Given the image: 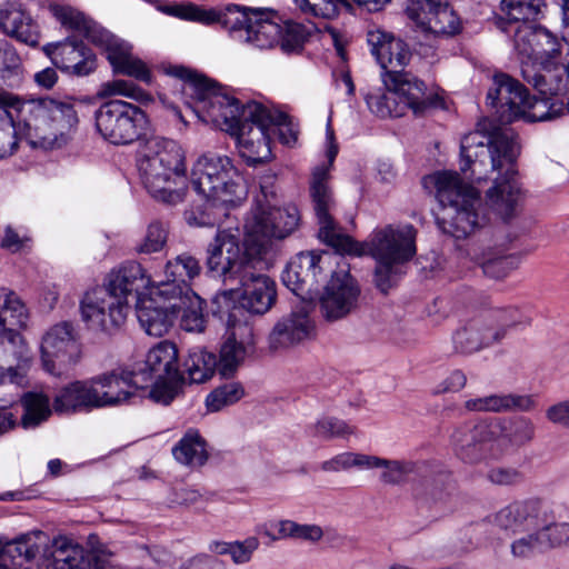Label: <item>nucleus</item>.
Returning a JSON list of instances; mask_svg holds the SVG:
<instances>
[{"mask_svg": "<svg viewBox=\"0 0 569 569\" xmlns=\"http://www.w3.org/2000/svg\"><path fill=\"white\" fill-rule=\"evenodd\" d=\"M488 124V120L479 121L477 129L461 139L460 170L466 179L478 182L497 173L486 193V204L501 219L509 220L522 197L517 170L520 147L511 129L493 128L486 132Z\"/></svg>", "mask_w": 569, "mask_h": 569, "instance_id": "f257e3e1", "label": "nucleus"}, {"mask_svg": "<svg viewBox=\"0 0 569 569\" xmlns=\"http://www.w3.org/2000/svg\"><path fill=\"white\" fill-rule=\"evenodd\" d=\"M174 74L182 80V93L192 99L187 102L192 111L203 122L234 136L239 154L249 166L270 158V133L262 114L247 117L248 102L240 103L209 79L188 69L179 68Z\"/></svg>", "mask_w": 569, "mask_h": 569, "instance_id": "f03ea898", "label": "nucleus"}, {"mask_svg": "<svg viewBox=\"0 0 569 569\" xmlns=\"http://www.w3.org/2000/svg\"><path fill=\"white\" fill-rule=\"evenodd\" d=\"M367 42L385 71L382 79L387 88L386 92L377 91L366 96L367 106L372 113L380 118H397L411 110L416 117H421L440 103L439 96L428 91L422 80L403 70L411 53L401 39L373 27L367 31Z\"/></svg>", "mask_w": 569, "mask_h": 569, "instance_id": "7ed1b4c3", "label": "nucleus"}, {"mask_svg": "<svg viewBox=\"0 0 569 569\" xmlns=\"http://www.w3.org/2000/svg\"><path fill=\"white\" fill-rule=\"evenodd\" d=\"M190 182L197 194L207 202L206 210L198 216L194 211L184 212V219L190 226H216L219 223V217L211 212L214 208H234L240 206L248 194L241 172L226 154H201L192 166Z\"/></svg>", "mask_w": 569, "mask_h": 569, "instance_id": "20e7f679", "label": "nucleus"}, {"mask_svg": "<svg viewBox=\"0 0 569 569\" xmlns=\"http://www.w3.org/2000/svg\"><path fill=\"white\" fill-rule=\"evenodd\" d=\"M0 104L12 108L18 130L32 148L51 150L68 144L79 122L72 103L50 97L20 100L0 89Z\"/></svg>", "mask_w": 569, "mask_h": 569, "instance_id": "39448f33", "label": "nucleus"}, {"mask_svg": "<svg viewBox=\"0 0 569 569\" xmlns=\"http://www.w3.org/2000/svg\"><path fill=\"white\" fill-rule=\"evenodd\" d=\"M371 469H381L379 479L387 486L402 485L410 475H417L419 478L412 482V497L418 507L426 509L432 518L453 510L456 486L448 469L427 461L391 460L370 455L367 470Z\"/></svg>", "mask_w": 569, "mask_h": 569, "instance_id": "423d86ee", "label": "nucleus"}, {"mask_svg": "<svg viewBox=\"0 0 569 569\" xmlns=\"http://www.w3.org/2000/svg\"><path fill=\"white\" fill-rule=\"evenodd\" d=\"M138 168L142 183L157 201L174 206L187 194L184 156L172 140L152 138L146 143Z\"/></svg>", "mask_w": 569, "mask_h": 569, "instance_id": "0eeeda50", "label": "nucleus"}, {"mask_svg": "<svg viewBox=\"0 0 569 569\" xmlns=\"http://www.w3.org/2000/svg\"><path fill=\"white\" fill-rule=\"evenodd\" d=\"M417 230L412 224H388L376 229L365 242L341 246L337 252L353 256L370 254L377 262L375 282L387 293L393 284L399 267L410 261L417 253Z\"/></svg>", "mask_w": 569, "mask_h": 569, "instance_id": "6e6552de", "label": "nucleus"}, {"mask_svg": "<svg viewBox=\"0 0 569 569\" xmlns=\"http://www.w3.org/2000/svg\"><path fill=\"white\" fill-rule=\"evenodd\" d=\"M441 204L437 224L442 232L462 239L486 223L480 193L456 171H439L430 177Z\"/></svg>", "mask_w": 569, "mask_h": 569, "instance_id": "1a4fd4ad", "label": "nucleus"}, {"mask_svg": "<svg viewBox=\"0 0 569 569\" xmlns=\"http://www.w3.org/2000/svg\"><path fill=\"white\" fill-rule=\"evenodd\" d=\"M179 16L203 24L219 22L233 40L260 50L278 44L281 33V26L271 21L262 11L242 9L237 4H230L224 11L218 12L189 3L179 9Z\"/></svg>", "mask_w": 569, "mask_h": 569, "instance_id": "9d476101", "label": "nucleus"}, {"mask_svg": "<svg viewBox=\"0 0 569 569\" xmlns=\"http://www.w3.org/2000/svg\"><path fill=\"white\" fill-rule=\"evenodd\" d=\"M239 287L218 291L212 298V312L226 326L248 323L247 312L263 315L276 302V283L268 276L256 272L252 263L237 280Z\"/></svg>", "mask_w": 569, "mask_h": 569, "instance_id": "9b49d317", "label": "nucleus"}, {"mask_svg": "<svg viewBox=\"0 0 569 569\" xmlns=\"http://www.w3.org/2000/svg\"><path fill=\"white\" fill-rule=\"evenodd\" d=\"M50 11L62 26L83 32L89 41L103 48L114 72L144 83L151 82V71L141 59L132 54V47L127 41L86 19L82 13L70 7L52 4Z\"/></svg>", "mask_w": 569, "mask_h": 569, "instance_id": "f8f14e48", "label": "nucleus"}, {"mask_svg": "<svg viewBox=\"0 0 569 569\" xmlns=\"http://www.w3.org/2000/svg\"><path fill=\"white\" fill-rule=\"evenodd\" d=\"M300 221L301 214L296 204L272 206L264 188H261V194L256 197L243 226L247 248L262 254L272 240H283L292 234Z\"/></svg>", "mask_w": 569, "mask_h": 569, "instance_id": "ddd939ff", "label": "nucleus"}, {"mask_svg": "<svg viewBox=\"0 0 569 569\" xmlns=\"http://www.w3.org/2000/svg\"><path fill=\"white\" fill-rule=\"evenodd\" d=\"M540 93L542 98L530 97L518 80L507 73H497L493 76V87L488 91L487 101L497 108L501 123L550 120L557 116L558 110L549 103L548 94Z\"/></svg>", "mask_w": 569, "mask_h": 569, "instance_id": "4468645a", "label": "nucleus"}, {"mask_svg": "<svg viewBox=\"0 0 569 569\" xmlns=\"http://www.w3.org/2000/svg\"><path fill=\"white\" fill-rule=\"evenodd\" d=\"M326 139L328 144V163L320 164L313 169L309 190L315 216L319 224V238L338 251L341 246L353 244L351 243L350 236L338 231L337 223L332 216V211L336 208V201L332 189L329 186V172L338 154V144L336 143L335 132L330 121L327 123Z\"/></svg>", "mask_w": 569, "mask_h": 569, "instance_id": "2eb2a0df", "label": "nucleus"}, {"mask_svg": "<svg viewBox=\"0 0 569 569\" xmlns=\"http://www.w3.org/2000/svg\"><path fill=\"white\" fill-rule=\"evenodd\" d=\"M208 247L207 267L210 272L232 284L252 263H257L260 253L249 250L243 238L244 251L240 246L241 232L238 227L220 228Z\"/></svg>", "mask_w": 569, "mask_h": 569, "instance_id": "dca6fc26", "label": "nucleus"}, {"mask_svg": "<svg viewBox=\"0 0 569 569\" xmlns=\"http://www.w3.org/2000/svg\"><path fill=\"white\" fill-rule=\"evenodd\" d=\"M94 119L101 137L118 146L139 140L148 124V118L139 107L118 99L102 103Z\"/></svg>", "mask_w": 569, "mask_h": 569, "instance_id": "f3484780", "label": "nucleus"}, {"mask_svg": "<svg viewBox=\"0 0 569 569\" xmlns=\"http://www.w3.org/2000/svg\"><path fill=\"white\" fill-rule=\"evenodd\" d=\"M43 369L56 377L69 372L81 358V343L74 326L62 321L50 327L41 340Z\"/></svg>", "mask_w": 569, "mask_h": 569, "instance_id": "a211bd4d", "label": "nucleus"}, {"mask_svg": "<svg viewBox=\"0 0 569 569\" xmlns=\"http://www.w3.org/2000/svg\"><path fill=\"white\" fill-rule=\"evenodd\" d=\"M130 306H126L104 288L96 287L79 301L80 317L89 330L112 333L126 321Z\"/></svg>", "mask_w": 569, "mask_h": 569, "instance_id": "6ab92c4d", "label": "nucleus"}, {"mask_svg": "<svg viewBox=\"0 0 569 569\" xmlns=\"http://www.w3.org/2000/svg\"><path fill=\"white\" fill-rule=\"evenodd\" d=\"M450 445L455 456L468 465H477L487 460H499L496 452V439L490 419L457 427L450 436Z\"/></svg>", "mask_w": 569, "mask_h": 569, "instance_id": "aec40b11", "label": "nucleus"}, {"mask_svg": "<svg viewBox=\"0 0 569 569\" xmlns=\"http://www.w3.org/2000/svg\"><path fill=\"white\" fill-rule=\"evenodd\" d=\"M360 287L347 269H339L331 278L320 298V310L328 321H336L352 312L359 301Z\"/></svg>", "mask_w": 569, "mask_h": 569, "instance_id": "412c9836", "label": "nucleus"}, {"mask_svg": "<svg viewBox=\"0 0 569 569\" xmlns=\"http://www.w3.org/2000/svg\"><path fill=\"white\" fill-rule=\"evenodd\" d=\"M178 306L173 299L158 295L156 286L150 289L148 296L139 298L136 313L147 335L162 337L178 318Z\"/></svg>", "mask_w": 569, "mask_h": 569, "instance_id": "4be33fe9", "label": "nucleus"}, {"mask_svg": "<svg viewBox=\"0 0 569 569\" xmlns=\"http://www.w3.org/2000/svg\"><path fill=\"white\" fill-rule=\"evenodd\" d=\"M541 499L515 500L486 517L485 521L507 533H519L533 529L543 515Z\"/></svg>", "mask_w": 569, "mask_h": 569, "instance_id": "5701e85b", "label": "nucleus"}, {"mask_svg": "<svg viewBox=\"0 0 569 569\" xmlns=\"http://www.w3.org/2000/svg\"><path fill=\"white\" fill-rule=\"evenodd\" d=\"M43 51L58 69L68 74L84 77L97 68L94 54L82 41L76 39L67 38L48 43Z\"/></svg>", "mask_w": 569, "mask_h": 569, "instance_id": "b1692460", "label": "nucleus"}, {"mask_svg": "<svg viewBox=\"0 0 569 569\" xmlns=\"http://www.w3.org/2000/svg\"><path fill=\"white\" fill-rule=\"evenodd\" d=\"M323 256L316 252L298 253L282 271L283 284L303 300L318 290L322 276Z\"/></svg>", "mask_w": 569, "mask_h": 569, "instance_id": "393cba45", "label": "nucleus"}, {"mask_svg": "<svg viewBox=\"0 0 569 569\" xmlns=\"http://www.w3.org/2000/svg\"><path fill=\"white\" fill-rule=\"evenodd\" d=\"M201 272L199 261L189 253H181L166 264V280L157 282V293L171 299H189L190 281Z\"/></svg>", "mask_w": 569, "mask_h": 569, "instance_id": "a878e982", "label": "nucleus"}, {"mask_svg": "<svg viewBox=\"0 0 569 569\" xmlns=\"http://www.w3.org/2000/svg\"><path fill=\"white\" fill-rule=\"evenodd\" d=\"M150 276L138 262H127L119 268L111 270L100 288H104L126 306H129L128 297L136 295L137 301L140 297H146L143 290L156 287Z\"/></svg>", "mask_w": 569, "mask_h": 569, "instance_id": "bb28decb", "label": "nucleus"}, {"mask_svg": "<svg viewBox=\"0 0 569 569\" xmlns=\"http://www.w3.org/2000/svg\"><path fill=\"white\" fill-rule=\"evenodd\" d=\"M97 387L98 408L119 406L128 401L138 389H143V380L136 370L111 371L91 379Z\"/></svg>", "mask_w": 569, "mask_h": 569, "instance_id": "cd10ccee", "label": "nucleus"}, {"mask_svg": "<svg viewBox=\"0 0 569 569\" xmlns=\"http://www.w3.org/2000/svg\"><path fill=\"white\" fill-rule=\"evenodd\" d=\"M311 305L302 301L273 327L269 342L272 349L288 348L308 339L315 329L310 318Z\"/></svg>", "mask_w": 569, "mask_h": 569, "instance_id": "c85d7f7f", "label": "nucleus"}, {"mask_svg": "<svg viewBox=\"0 0 569 569\" xmlns=\"http://www.w3.org/2000/svg\"><path fill=\"white\" fill-rule=\"evenodd\" d=\"M104 555L84 549L66 537L52 541L48 569H106Z\"/></svg>", "mask_w": 569, "mask_h": 569, "instance_id": "c756f323", "label": "nucleus"}, {"mask_svg": "<svg viewBox=\"0 0 569 569\" xmlns=\"http://www.w3.org/2000/svg\"><path fill=\"white\" fill-rule=\"evenodd\" d=\"M500 459L529 445L536 436V426L525 416L490 419Z\"/></svg>", "mask_w": 569, "mask_h": 569, "instance_id": "7c9ffc66", "label": "nucleus"}, {"mask_svg": "<svg viewBox=\"0 0 569 569\" xmlns=\"http://www.w3.org/2000/svg\"><path fill=\"white\" fill-rule=\"evenodd\" d=\"M227 328L230 336L221 346L217 366L222 377H230L238 370L254 343L253 331L248 323L240 322Z\"/></svg>", "mask_w": 569, "mask_h": 569, "instance_id": "2f4dec72", "label": "nucleus"}, {"mask_svg": "<svg viewBox=\"0 0 569 569\" xmlns=\"http://www.w3.org/2000/svg\"><path fill=\"white\" fill-rule=\"evenodd\" d=\"M134 370L138 379L144 378L143 388L153 379L179 377L177 346L168 340L160 341L148 351L143 365Z\"/></svg>", "mask_w": 569, "mask_h": 569, "instance_id": "473e14b6", "label": "nucleus"}, {"mask_svg": "<svg viewBox=\"0 0 569 569\" xmlns=\"http://www.w3.org/2000/svg\"><path fill=\"white\" fill-rule=\"evenodd\" d=\"M502 339L503 332L489 327L482 313L469 320L452 336L455 350L463 355L479 351Z\"/></svg>", "mask_w": 569, "mask_h": 569, "instance_id": "72a5a7b5", "label": "nucleus"}, {"mask_svg": "<svg viewBox=\"0 0 569 569\" xmlns=\"http://www.w3.org/2000/svg\"><path fill=\"white\" fill-rule=\"evenodd\" d=\"M0 28L7 36L19 42L30 47L39 44V27L20 6L9 3L0 9Z\"/></svg>", "mask_w": 569, "mask_h": 569, "instance_id": "f704fd0d", "label": "nucleus"}, {"mask_svg": "<svg viewBox=\"0 0 569 569\" xmlns=\"http://www.w3.org/2000/svg\"><path fill=\"white\" fill-rule=\"evenodd\" d=\"M97 387L92 380L74 381L62 388L53 399L57 413H74L98 408Z\"/></svg>", "mask_w": 569, "mask_h": 569, "instance_id": "c9c22d12", "label": "nucleus"}, {"mask_svg": "<svg viewBox=\"0 0 569 569\" xmlns=\"http://www.w3.org/2000/svg\"><path fill=\"white\" fill-rule=\"evenodd\" d=\"M0 339L7 340L9 345L14 349L17 358V365L6 369L1 375V382L14 383L22 386L27 372L31 365V355L28 347L24 343L21 333L12 328L7 327V318L0 313Z\"/></svg>", "mask_w": 569, "mask_h": 569, "instance_id": "e433bc0d", "label": "nucleus"}, {"mask_svg": "<svg viewBox=\"0 0 569 569\" xmlns=\"http://www.w3.org/2000/svg\"><path fill=\"white\" fill-rule=\"evenodd\" d=\"M257 532L271 541L296 539L318 542L323 537V530L320 526L313 523H298L288 519L264 522L258 526Z\"/></svg>", "mask_w": 569, "mask_h": 569, "instance_id": "4c0bfd02", "label": "nucleus"}, {"mask_svg": "<svg viewBox=\"0 0 569 569\" xmlns=\"http://www.w3.org/2000/svg\"><path fill=\"white\" fill-rule=\"evenodd\" d=\"M46 536L42 532L26 535L2 546L0 569H26L42 550L40 543Z\"/></svg>", "mask_w": 569, "mask_h": 569, "instance_id": "58836bf2", "label": "nucleus"}, {"mask_svg": "<svg viewBox=\"0 0 569 569\" xmlns=\"http://www.w3.org/2000/svg\"><path fill=\"white\" fill-rule=\"evenodd\" d=\"M259 113L267 121L269 133H277L282 144L292 146L297 142L299 131L288 114L269 109L259 102L248 101L247 117Z\"/></svg>", "mask_w": 569, "mask_h": 569, "instance_id": "ea45409f", "label": "nucleus"}, {"mask_svg": "<svg viewBox=\"0 0 569 569\" xmlns=\"http://www.w3.org/2000/svg\"><path fill=\"white\" fill-rule=\"evenodd\" d=\"M217 366L218 361L214 353L196 347L189 350L180 376L184 380L188 379L190 383H203L213 376Z\"/></svg>", "mask_w": 569, "mask_h": 569, "instance_id": "a19ab883", "label": "nucleus"}, {"mask_svg": "<svg viewBox=\"0 0 569 569\" xmlns=\"http://www.w3.org/2000/svg\"><path fill=\"white\" fill-rule=\"evenodd\" d=\"M538 30L541 26H537L532 20H522L520 22L505 23L502 31L512 36L515 50L526 60L531 61L535 56V49L538 44Z\"/></svg>", "mask_w": 569, "mask_h": 569, "instance_id": "79ce46f5", "label": "nucleus"}, {"mask_svg": "<svg viewBox=\"0 0 569 569\" xmlns=\"http://www.w3.org/2000/svg\"><path fill=\"white\" fill-rule=\"evenodd\" d=\"M173 457L187 466H202L208 453L206 441L198 430L189 429L172 449Z\"/></svg>", "mask_w": 569, "mask_h": 569, "instance_id": "37998d69", "label": "nucleus"}, {"mask_svg": "<svg viewBox=\"0 0 569 569\" xmlns=\"http://www.w3.org/2000/svg\"><path fill=\"white\" fill-rule=\"evenodd\" d=\"M545 515L537 520L533 529H538L545 551L561 547L569 542V523L556 522L552 509L543 503Z\"/></svg>", "mask_w": 569, "mask_h": 569, "instance_id": "c03bdc74", "label": "nucleus"}, {"mask_svg": "<svg viewBox=\"0 0 569 569\" xmlns=\"http://www.w3.org/2000/svg\"><path fill=\"white\" fill-rule=\"evenodd\" d=\"M0 313L7 318V327L18 331L27 327L29 310L13 290L0 287Z\"/></svg>", "mask_w": 569, "mask_h": 569, "instance_id": "a18cd8bd", "label": "nucleus"}, {"mask_svg": "<svg viewBox=\"0 0 569 569\" xmlns=\"http://www.w3.org/2000/svg\"><path fill=\"white\" fill-rule=\"evenodd\" d=\"M482 316L487 319L489 327L503 332V338L509 330H522L531 323V318L516 307L487 311Z\"/></svg>", "mask_w": 569, "mask_h": 569, "instance_id": "49530a36", "label": "nucleus"}, {"mask_svg": "<svg viewBox=\"0 0 569 569\" xmlns=\"http://www.w3.org/2000/svg\"><path fill=\"white\" fill-rule=\"evenodd\" d=\"M21 403L24 409L21 423L26 429L39 426L51 415L49 397L41 392H27Z\"/></svg>", "mask_w": 569, "mask_h": 569, "instance_id": "de8ad7c7", "label": "nucleus"}, {"mask_svg": "<svg viewBox=\"0 0 569 569\" xmlns=\"http://www.w3.org/2000/svg\"><path fill=\"white\" fill-rule=\"evenodd\" d=\"M426 21L429 31L435 34L455 36L461 29V22L456 12L449 7L448 1L426 14Z\"/></svg>", "mask_w": 569, "mask_h": 569, "instance_id": "09e8293b", "label": "nucleus"}, {"mask_svg": "<svg viewBox=\"0 0 569 569\" xmlns=\"http://www.w3.org/2000/svg\"><path fill=\"white\" fill-rule=\"evenodd\" d=\"M178 302V315H181L180 326L189 332H202L204 330L206 319L203 316V301L194 292L189 293V299H173Z\"/></svg>", "mask_w": 569, "mask_h": 569, "instance_id": "8fccbe9b", "label": "nucleus"}, {"mask_svg": "<svg viewBox=\"0 0 569 569\" xmlns=\"http://www.w3.org/2000/svg\"><path fill=\"white\" fill-rule=\"evenodd\" d=\"M307 432L312 438L330 440L333 438H346L352 435L355 427L342 419L323 416L315 423L308 426Z\"/></svg>", "mask_w": 569, "mask_h": 569, "instance_id": "3c124183", "label": "nucleus"}, {"mask_svg": "<svg viewBox=\"0 0 569 569\" xmlns=\"http://www.w3.org/2000/svg\"><path fill=\"white\" fill-rule=\"evenodd\" d=\"M18 121L9 104H0V159L14 151L18 146Z\"/></svg>", "mask_w": 569, "mask_h": 569, "instance_id": "603ef678", "label": "nucleus"}, {"mask_svg": "<svg viewBox=\"0 0 569 569\" xmlns=\"http://www.w3.org/2000/svg\"><path fill=\"white\" fill-rule=\"evenodd\" d=\"M293 3L305 16L323 20L337 18L342 8L349 7L347 0H293Z\"/></svg>", "mask_w": 569, "mask_h": 569, "instance_id": "864d4df0", "label": "nucleus"}, {"mask_svg": "<svg viewBox=\"0 0 569 569\" xmlns=\"http://www.w3.org/2000/svg\"><path fill=\"white\" fill-rule=\"evenodd\" d=\"M489 412H505L519 410L523 412L531 411L536 408L537 402L532 396L501 393L488 396Z\"/></svg>", "mask_w": 569, "mask_h": 569, "instance_id": "5fc2aeb1", "label": "nucleus"}, {"mask_svg": "<svg viewBox=\"0 0 569 569\" xmlns=\"http://www.w3.org/2000/svg\"><path fill=\"white\" fill-rule=\"evenodd\" d=\"M243 396L244 389L242 385L231 381L211 391L206 398V406L209 411L217 412L224 407L238 402Z\"/></svg>", "mask_w": 569, "mask_h": 569, "instance_id": "6e6d98bb", "label": "nucleus"}, {"mask_svg": "<svg viewBox=\"0 0 569 569\" xmlns=\"http://www.w3.org/2000/svg\"><path fill=\"white\" fill-rule=\"evenodd\" d=\"M542 6L543 0H501V10L508 18L506 23L535 20Z\"/></svg>", "mask_w": 569, "mask_h": 569, "instance_id": "4d7b16f0", "label": "nucleus"}, {"mask_svg": "<svg viewBox=\"0 0 569 569\" xmlns=\"http://www.w3.org/2000/svg\"><path fill=\"white\" fill-rule=\"evenodd\" d=\"M310 36V30L305 24L292 20L284 21L278 44L286 52L297 51Z\"/></svg>", "mask_w": 569, "mask_h": 569, "instance_id": "13d9d810", "label": "nucleus"}, {"mask_svg": "<svg viewBox=\"0 0 569 569\" xmlns=\"http://www.w3.org/2000/svg\"><path fill=\"white\" fill-rule=\"evenodd\" d=\"M168 239V227L161 221H152L146 231L144 237L136 246L138 253L150 254L163 249Z\"/></svg>", "mask_w": 569, "mask_h": 569, "instance_id": "bf43d9fd", "label": "nucleus"}, {"mask_svg": "<svg viewBox=\"0 0 569 569\" xmlns=\"http://www.w3.org/2000/svg\"><path fill=\"white\" fill-rule=\"evenodd\" d=\"M370 455L358 452H342L321 463V469L327 472H339L357 468L367 470Z\"/></svg>", "mask_w": 569, "mask_h": 569, "instance_id": "052dcab7", "label": "nucleus"}, {"mask_svg": "<svg viewBox=\"0 0 569 569\" xmlns=\"http://www.w3.org/2000/svg\"><path fill=\"white\" fill-rule=\"evenodd\" d=\"M184 381L182 376L174 378L153 379L149 397L157 403L169 405L178 395L181 383Z\"/></svg>", "mask_w": 569, "mask_h": 569, "instance_id": "680f3d73", "label": "nucleus"}, {"mask_svg": "<svg viewBox=\"0 0 569 569\" xmlns=\"http://www.w3.org/2000/svg\"><path fill=\"white\" fill-rule=\"evenodd\" d=\"M486 479L497 487H516L525 481V475L512 466H493L488 469Z\"/></svg>", "mask_w": 569, "mask_h": 569, "instance_id": "e2e57ef3", "label": "nucleus"}, {"mask_svg": "<svg viewBox=\"0 0 569 569\" xmlns=\"http://www.w3.org/2000/svg\"><path fill=\"white\" fill-rule=\"evenodd\" d=\"M528 533L513 540L510 549L516 558H529L537 552H543V543L538 529L527 530Z\"/></svg>", "mask_w": 569, "mask_h": 569, "instance_id": "0e129e2a", "label": "nucleus"}, {"mask_svg": "<svg viewBox=\"0 0 569 569\" xmlns=\"http://www.w3.org/2000/svg\"><path fill=\"white\" fill-rule=\"evenodd\" d=\"M104 96H123L136 101H148L149 94L141 88L128 80H113L103 84Z\"/></svg>", "mask_w": 569, "mask_h": 569, "instance_id": "69168bd1", "label": "nucleus"}, {"mask_svg": "<svg viewBox=\"0 0 569 569\" xmlns=\"http://www.w3.org/2000/svg\"><path fill=\"white\" fill-rule=\"evenodd\" d=\"M519 266V259L516 256H501L488 259L482 263V271L492 279H503Z\"/></svg>", "mask_w": 569, "mask_h": 569, "instance_id": "338daca9", "label": "nucleus"}, {"mask_svg": "<svg viewBox=\"0 0 569 569\" xmlns=\"http://www.w3.org/2000/svg\"><path fill=\"white\" fill-rule=\"evenodd\" d=\"M21 69V58L16 48L6 39H0V77L6 79Z\"/></svg>", "mask_w": 569, "mask_h": 569, "instance_id": "774afa93", "label": "nucleus"}]
</instances>
